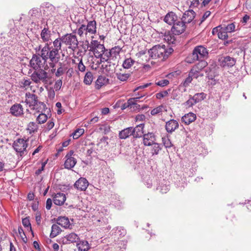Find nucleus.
I'll list each match as a JSON object with an SVG mask.
<instances>
[{
  "label": "nucleus",
  "instance_id": "59",
  "mask_svg": "<svg viewBox=\"0 0 251 251\" xmlns=\"http://www.w3.org/2000/svg\"><path fill=\"white\" fill-rule=\"evenodd\" d=\"M77 69L79 71L81 72H83L85 71L86 67L82 62V59H80L78 64Z\"/></svg>",
  "mask_w": 251,
  "mask_h": 251
},
{
  "label": "nucleus",
  "instance_id": "27",
  "mask_svg": "<svg viewBox=\"0 0 251 251\" xmlns=\"http://www.w3.org/2000/svg\"><path fill=\"white\" fill-rule=\"evenodd\" d=\"M57 224L65 228H70L71 226L68 218L66 217H58L57 220Z\"/></svg>",
  "mask_w": 251,
  "mask_h": 251
},
{
  "label": "nucleus",
  "instance_id": "62",
  "mask_svg": "<svg viewBox=\"0 0 251 251\" xmlns=\"http://www.w3.org/2000/svg\"><path fill=\"white\" fill-rule=\"evenodd\" d=\"M52 205V200L49 198L46 201V208L47 210H50Z\"/></svg>",
  "mask_w": 251,
  "mask_h": 251
},
{
  "label": "nucleus",
  "instance_id": "41",
  "mask_svg": "<svg viewBox=\"0 0 251 251\" xmlns=\"http://www.w3.org/2000/svg\"><path fill=\"white\" fill-rule=\"evenodd\" d=\"M205 97L206 95L204 93H200L195 94L192 98L197 103L203 100Z\"/></svg>",
  "mask_w": 251,
  "mask_h": 251
},
{
  "label": "nucleus",
  "instance_id": "25",
  "mask_svg": "<svg viewBox=\"0 0 251 251\" xmlns=\"http://www.w3.org/2000/svg\"><path fill=\"white\" fill-rule=\"evenodd\" d=\"M131 135H133L132 127L125 128L119 133V137L121 139H126Z\"/></svg>",
  "mask_w": 251,
  "mask_h": 251
},
{
  "label": "nucleus",
  "instance_id": "9",
  "mask_svg": "<svg viewBox=\"0 0 251 251\" xmlns=\"http://www.w3.org/2000/svg\"><path fill=\"white\" fill-rule=\"evenodd\" d=\"M207 55V49L202 46H199L194 49L192 57L194 60H198L204 58Z\"/></svg>",
  "mask_w": 251,
  "mask_h": 251
},
{
  "label": "nucleus",
  "instance_id": "64",
  "mask_svg": "<svg viewBox=\"0 0 251 251\" xmlns=\"http://www.w3.org/2000/svg\"><path fill=\"white\" fill-rule=\"evenodd\" d=\"M169 190V187L168 186L165 185L161 186L160 187V192L163 193H166Z\"/></svg>",
  "mask_w": 251,
  "mask_h": 251
},
{
  "label": "nucleus",
  "instance_id": "3",
  "mask_svg": "<svg viewBox=\"0 0 251 251\" xmlns=\"http://www.w3.org/2000/svg\"><path fill=\"white\" fill-rule=\"evenodd\" d=\"M174 50L172 47L168 49L165 45H156L148 50L150 56L153 58H161L162 60L166 59L171 54Z\"/></svg>",
  "mask_w": 251,
  "mask_h": 251
},
{
  "label": "nucleus",
  "instance_id": "45",
  "mask_svg": "<svg viewBox=\"0 0 251 251\" xmlns=\"http://www.w3.org/2000/svg\"><path fill=\"white\" fill-rule=\"evenodd\" d=\"M99 58H100V62L101 63H103L104 62L112 60L111 58H110V56L107 54V50H106V51L104 52V53Z\"/></svg>",
  "mask_w": 251,
  "mask_h": 251
},
{
  "label": "nucleus",
  "instance_id": "24",
  "mask_svg": "<svg viewBox=\"0 0 251 251\" xmlns=\"http://www.w3.org/2000/svg\"><path fill=\"white\" fill-rule=\"evenodd\" d=\"M109 83V79L103 75L98 77L96 82V88L100 89L102 86L105 85Z\"/></svg>",
  "mask_w": 251,
  "mask_h": 251
},
{
  "label": "nucleus",
  "instance_id": "60",
  "mask_svg": "<svg viewBox=\"0 0 251 251\" xmlns=\"http://www.w3.org/2000/svg\"><path fill=\"white\" fill-rule=\"evenodd\" d=\"M31 208L34 211L37 210L38 208V201L37 200L33 201L31 203Z\"/></svg>",
  "mask_w": 251,
  "mask_h": 251
},
{
  "label": "nucleus",
  "instance_id": "23",
  "mask_svg": "<svg viewBox=\"0 0 251 251\" xmlns=\"http://www.w3.org/2000/svg\"><path fill=\"white\" fill-rule=\"evenodd\" d=\"M40 36L43 42L48 43L51 41L50 31L47 27H44L42 30Z\"/></svg>",
  "mask_w": 251,
  "mask_h": 251
},
{
  "label": "nucleus",
  "instance_id": "4",
  "mask_svg": "<svg viewBox=\"0 0 251 251\" xmlns=\"http://www.w3.org/2000/svg\"><path fill=\"white\" fill-rule=\"evenodd\" d=\"M63 43L62 36L60 38L56 39L53 42V47H50L48 43H46L43 48L44 49V52L47 51V53L50 55L51 58H53L57 63L59 61L60 56L59 51L61 50L62 44ZM47 55V54H46Z\"/></svg>",
  "mask_w": 251,
  "mask_h": 251
},
{
  "label": "nucleus",
  "instance_id": "56",
  "mask_svg": "<svg viewBox=\"0 0 251 251\" xmlns=\"http://www.w3.org/2000/svg\"><path fill=\"white\" fill-rule=\"evenodd\" d=\"M22 224L23 226L25 227H29L30 229L31 230V224L29 220L27 218H25L22 220Z\"/></svg>",
  "mask_w": 251,
  "mask_h": 251
},
{
  "label": "nucleus",
  "instance_id": "61",
  "mask_svg": "<svg viewBox=\"0 0 251 251\" xmlns=\"http://www.w3.org/2000/svg\"><path fill=\"white\" fill-rule=\"evenodd\" d=\"M211 14V12L209 11H206L202 16L201 20V23L204 21Z\"/></svg>",
  "mask_w": 251,
  "mask_h": 251
},
{
  "label": "nucleus",
  "instance_id": "35",
  "mask_svg": "<svg viewBox=\"0 0 251 251\" xmlns=\"http://www.w3.org/2000/svg\"><path fill=\"white\" fill-rule=\"evenodd\" d=\"M31 84L29 79H23L19 82V86L21 88L26 90Z\"/></svg>",
  "mask_w": 251,
  "mask_h": 251
},
{
  "label": "nucleus",
  "instance_id": "38",
  "mask_svg": "<svg viewBox=\"0 0 251 251\" xmlns=\"http://www.w3.org/2000/svg\"><path fill=\"white\" fill-rule=\"evenodd\" d=\"M40 112L41 113L36 118V121L39 124H42L47 121L48 116L46 114L43 113V112Z\"/></svg>",
  "mask_w": 251,
  "mask_h": 251
},
{
  "label": "nucleus",
  "instance_id": "6",
  "mask_svg": "<svg viewBox=\"0 0 251 251\" xmlns=\"http://www.w3.org/2000/svg\"><path fill=\"white\" fill-rule=\"evenodd\" d=\"M44 69L35 70L31 75L30 77L34 82L36 84L43 83L46 84L48 82V74Z\"/></svg>",
  "mask_w": 251,
  "mask_h": 251
},
{
  "label": "nucleus",
  "instance_id": "2",
  "mask_svg": "<svg viewBox=\"0 0 251 251\" xmlns=\"http://www.w3.org/2000/svg\"><path fill=\"white\" fill-rule=\"evenodd\" d=\"M41 50L40 53L38 55H33L30 61V65L34 70L43 69L48 70L49 66L47 63L49 60V64L50 68H54L57 62L50 57L49 53L47 54V51L45 53L44 49L41 48V46L40 45L38 47L36 48V51Z\"/></svg>",
  "mask_w": 251,
  "mask_h": 251
},
{
  "label": "nucleus",
  "instance_id": "13",
  "mask_svg": "<svg viewBox=\"0 0 251 251\" xmlns=\"http://www.w3.org/2000/svg\"><path fill=\"white\" fill-rule=\"evenodd\" d=\"M220 65L223 67H231L236 63V59L232 57L226 56L221 57L219 60Z\"/></svg>",
  "mask_w": 251,
  "mask_h": 251
},
{
  "label": "nucleus",
  "instance_id": "11",
  "mask_svg": "<svg viewBox=\"0 0 251 251\" xmlns=\"http://www.w3.org/2000/svg\"><path fill=\"white\" fill-rule=\"evenodd\" d=\"M27 146L26 140L23 139H18L16 140L13 144V147L14 150L17 153H20L21 156H22L26 151Z\"/></svg>",
  "mask_w": 251,
  "mask_h": 251
},
{
  "label": "nucleus",
  "instance_id": "14",
  "mask_svg": "<svg viewBox=\"0 0 251 251\" xmlns=\"http://www.w3.org/2000/svg\"><path fill=\"white\" fill-rule=\"evenodd\" d=\"M89 185L88 181L84 177L79 178L75 183L74 186L75 188L79 191H85Z\"/></svg>",
  "mask_w": 251,
  "mask_h": 251
},
{
  "label": "nucleus",
  "instance_id": "10",
  "mask_svg": "<svg viewBox=\"0 0 251 251\" xmlns=\"http://www.w3.org/2000/svg\"><path fill=\"white\" fill-rule=\"evenodd\" d=\"M207 65V62L201 60L191 69V75H194V78H197L199 76H202L203 74L201 73L202 70Z\"/></svg>",
  "mask_w": 251,
  "mask_h": 251
},
{
  "label": "nucleus",
  "instance_id": "39",
  "mask_svg": "<svg viewBox=\"0 0 251 251\" xmlns=\"http://www.w3.org/2000/svg\"><path fill=\"white\" fill-rule=\"evenodd\" d=\"M218 38L222 40H226L228 38L227 32L225 30L224 27L221 25L219 32L218 33Z\"/></svg>",
  "mask_w": 251,
  "mask_h": 251
},
{
  "label": "nucleus",
  "instance_id": "43",
  "mask_svg": "<svg viewBox=\"0 0 251 251\" xmlns=\"http://www.w3.org/2000/svg\"><path fill=\"white\" fill-rule=\"evenodd\" d=\"M116 76L117 78L122 81H126L130 76L129 74H123L121 73H117Z\"/></svg>",
  "mask_w": 251,
  "mask_h": 251
},
{
  "label": "nucleus",
  "instance_id": "46",
  "mask_svg": "<svg viewBox=\"0 0 251 251\" xmlns=\"http://www.w3.org/2000/svg\"><path fill=\"white\" fill-rule=\"evenodd\" d=\"M59 65L60 67L57 69L55 74L56 77H59L63 75L65 71V69L62 66V63L60 62Z\"/></svg>",
  "mask_w": 251,
  "mask_h": 251
},
{
  "label": "nucleus",
  "instance_id": "21",
  "mask_svg": "<svg viewBox=\"0 0 251 251\" xmlns=\"http://www.w3.org/2000/svg\"><path fill=\"white\" fill-rule=\"evenodd\" d=\"M66 196L62 193H58L55 194L53 198V202L55 205H61L66 201Z\"/></svg>",
  "mask_w": 251,
  "mask_h": 251
},
{
  "label": "nucleus",
  "instance_id": "19",
  "mask_svg": "<svg viewBox=\"0 0 251 251\" xmlns=\"http://www.w3.org/2000/svg\"><path fill=\"white\" fill-rule=\"evenodd\" d=\"M79 239V236L76 233L72 232L64 236L63 242L64 244L73 243L77 242Z\"/></svg>",
  "mask_w": 251,
  "mask_h": 251
},
{
  "label": "nucleus",
  "instance_id": "40",
  "mask_svg": "<svg viewBox=\"0 0 251 251\" xmlns=\"http://www.w3.org/2000/svg\"><path fill=\"white\" fill-rule=\"evenodd\" d=\"M135 61L131 58H128L125 60L123 63V66L125 69L130 68L134 63Z\"/></svg>",
  "mask_w": 251,
  "mask_h": 251
},
{
  "label": "nucleus",
  "instance_id": "55",
  "mask_svg": "<svg viewBox=\"0 0 251 251\" xmlns=\"http://www.w3.org/2000/svg\"><path fill=\"white\" fill-rule=\"evenodd\" d=\"M62 85V81L61 79L57 80L54 85V90L58 91L60 89Z\"/></svg>",
  "mask_w": 251,
  "mask_h": 251
},
{
  "label": "nucleus",
  "instance_id": "5",
  "mask_svg": "<svg viewBox=\"0 0 251 251\" xmlns=\"http://www.w3.org/2000/svg\"><path fill=\"white\" fill-rule=\"evenodd\" d=\"M25 102L38 112L45 111L47 108L45 103L38 100V97L36 95L29 92L25 94Z\"/></svg>",
  "mask_w": 251,
  "mask_h": 251
},
{
  "label": "nucleus",
  "instance_id": "63",
  "mask_svg": "<svg viewBox=\"0 0 251 251\" xmlns=\"http://www.w3.org/2000/svg\"><path fill=\"white\" fill-rule=\"evenodd\" d=\"M221 27V25H220L217 26L213 28L212 30V34L213 35L217 34V35L218 36V33L219 32Z\"/></svg>",
  "mask_w": 251,
  "mask_h": 251
},
{
  "label": "nucleus",
  "instance_id": "33",
  "mask_svg": "<svg viewBox=\"0 0 251 251\" xmlns=\"http://www.w3.org/2000/svg\"><path fill=\"white\" fill-rule=\"evenodd\" d=\"M112 234L119 237H123L126 234V230L123 227H117L112 230Z\"/></svg>",
  "mask_w": 251,
  "mask_h": 251
},
{
  "label": "nucleus",
  "instance_id": "7",
  "mask_svg": "<svg viewBox=\"0 0 251 251\" xmlns=\"http://www.w3.org/2000/svg\"><path fill=\"white\" fill-rule=\"evenodd\" d=\"M85 42L88 46L87 48H89V50L93 52L97 58H99L106 51L104 45L100 44L97 40H92L89 44L88 41L86 40Z\"/></svg>",
  "mask_w": 251,
  "mask_h": 251
},
{
  "label": "nucleus",
  "instance_id": "1",
  "mask_svg": "<svg viewBox=\"0 0 251 251\" xmlns=\"http://www.w3.org/2000/svg\"><path fill=\"white\" fill-rule=\"evenodd\" d=\"M77 27V28L73 33L62 36L63 43L73 51L76 50L78 45V41L75 34H77L80 38L85 39L88 36L97 33V23L95 20L87 21L86 25L79 24Z\"/></svg>",
  "mask_w": 251,
  "mask_h": 251
},
{
  "label": "nucleus",
  "instance_id": "26",
  "mask_svg": "<svg viewBox=\"0 0 251 251\" xmlns=\"http://www.w3.org/2000/svg\"><path fill=\"white\" fill-rule=\"evenodd\" d=\"M122 50V48L119 46L112 48L109 51L107 50V54L110 56L112 60H114L118 56Z\"/></svg>",
  "mask_w": 251,
  "mask_h": 251
},
{
  "label": "nucleus",
  "instance_id": "50",
  "mask_svg": "<svg viewBox=\"0 0 251 251\" xmlns=\"http://www.w3.org/2000/svg\"><path fill=\"white\" fill-rule=\"evenodd\" d=\"M169 84V81L168 79H161L155 82V84L160 87H164Z\"/></svg>",
  "mask_w": 251,
  "mask_h": 251
},
{
  "label": "nucleus",
  "instance_id": "20",
  "mask_svg": "<svg viewBox=\"0 0 251 251\" xmlns=\"http://www.w3.org/2000/svg\"><path fill=\"white\" fill-rule=\"evenodd\" d=\"M78 251H88L90 249V245L88 242L84 240H78L76 243Z\"/></svg>",
  "mask_w": 251,
  "mask_h": 251
},
{
  "label": "nucleus",
  "instance_id": "29",
  "mask_svg": "<svg viewBox=\"0 0 251 251\" xmlns=\"http://www.w3.org/2000/svg\"><path fill=\"white\" fill-rule=\"evenodd\" d=\"M172 32H168L165 33L164 36V40L169 44V45H175L176 42V37L174 36Z\"/></svg>",
  "mask_w": 251,
  "mask_h": 251
},
{
  "label": "nucleus",
  "instance_id": "57",
  "mask_svg": "<svg viewBox=\"0 0 251 251\" xmlns=\"http://www.w3.org/2000/svg\"><path fill=\"white\" fill-rule=\"evenodd\" d=\"M194 78V75H191V72H189V76L187 77L183 82L185 86H187L192 80V78Z\"/></svg>",
  "mask_w": 251,
  "mask_h": 251
},
{
  "label": "nucleus",
  "instance_id": "16",
  "mask_svg": "<svg viewBox=\"0 0 251 251\" xmlns=\"http://www.w3.org/2000/svg\"><path fill=\"white\" fill-rule=\"evenodd\" d=\"M179 124L177 121L171 119L166 123L165 129L170 133H172L178 128Z\"/></svg>",
  "mask_w": 251,
  "mask_h": 251
},
{
  "label": "nucleus",
  "instance_id": "15",
  "mask_svg": "<svg viewBox=\"0 0 251 251\" xmlns=\"http://www.w3.org/2000/svg\"><path fill=\"white\" fill-rule=\"evenodd\" d=\"M155 140V135L152 132L144 134L143 136V143L145 146H151Z\"/></svg>",
  "mask_w": 251,
  "mask_h": 251
},
{
  "label": "nucleus",
  "instance_id": "42",
  "mask_svg": "<svg viewBox=\"0 0 251 251\" xmlns=\"http://www.w3.org/2000/svg\"><path fill=\"white\" fill-rule=\"evenodd\" d=\"M84 130L83 128H78L75 130L71 135L74 139H78L80 136L83 134Z\"/></svg>",
  "mask_w": 251,
  "mask_h": 251
},
{
  "label": "nucleus",
  "instance_id": "52",
  "mask_svg": "<svg viewBox=\"0 0 251 251\" xmlns=\"http://www.w3.org/2000/svg\"><path fill=\"white\" fill-rule=\"evenodd\" d=\"M195 104H196V103L192 97L190 98V99L184 103L186 107H192Z\"/></svg>",
  "mask_w": 251,
  "mask_h": 251
},
{
  "label": "nucleus",
  "instance_id": "37",
  "mask_svg": "<svg viewBox=\"0 0 251 251\" xmlns=\"http://www.w3.org/2000/svg\"><path fill=\"white\" fill-rule=\"evenodd\" d=\"M152 145V148L151 149V153L152 155H157L159 152L161 150V147L160 144L154 142Z\"/></svg>",
  "mask_w": 251,
  "mask_h": 251
},
{
  "label": "nucleus",
  "instance_id": "47",
  "mask_svg": "<svg viewBox=\"0 0 251 251\" xmlns=\"http://www.w3.org/2000/svg\"><path fill=\"white\" fill-rule=\"evenodd\" d=\"M112 67H114V64L113 66H112L111 63L109 61L104 62L101 65L102 68L105 70L106 72H108L110 71Z\"/></svg>",
  "mask_w": 251,
  "mask_h": 251
},
{
  "label": "nucleus",
  "instance_id": "48",
  "mask_svg": "<svg viewBox=\"0 0 251 251\" xmlns=\"http://www.w3.org/2000/svg\"><path fill=\"white\" fill-rule=\"evenodd\" d=\"M227 33H231L235 31V25L234 23H231L226 26H223Z\"/></svg>",
  "mask_w": 251,
  "mask_h": 251
},
{
  "label": "nucleus",
  "instance_id": "32",
  "mask_svg": "<svg viewBox=\"0 0 251 251\" xmlns=\"http://www.w3.org/2000/svg\"><path fill=\"white\" fill-rule=\"evenodd\" d=\"M26 129L29 134H31L37 131L38 126L36 123L31 122L28 124Z\"/></svg>",
  "mask_w": 251,
  "mask_h": 251
},
{
  "label": "nucleus",
  "instance_id": "54",
  "mask_svg": "<svg viewBox=\"0 0 251 251\" xmlns=\"http://www.w3.org/2000/svg\"><path fill=\"white\" fill-rule=\"evenodd\" d=\"M54 126V123L53 119H51L48 121L45 126V128L48 131H49L52 129Z\"/></svg>",
  "mask_w": 251,
  "mask_h": 251
},
{
  "label": "nucleus",
  "instance_id": "36",
  "mask_svg": "<svg viewBox=\"0 0 251 251\" xmlns=\"http://www.w3.org/2000/svg\"><path fill=\"white\" fill-rule=\"evenodd\" d=\"M93 80V76L92 72H87L84 77L83 82L86 85H90Z\"/></svg>",
  "mask_w": 251,
  "mask_h": 251
},
{
  "label": "nucleus",
  "instance_id": "53",
  "mask_svg": "<svg viewBox=\"0 0 251 251\" xmlns=\"http://www.w3.org/2000/svg\"><path fill=\"white\" fill-rule=\"evenodd\" d=\"M162 108H163V106H159L158 107H157L153 109L151 111V114L152 115H156L162 112Z\"/></svg>",
  "mask_w": 251,
  "mask_h": 251
},
{
  "label": "nucleus",
  "instance_id": "34",
  "mask_svg": "<svg viewBox=\"0 0 251 251\" xmlns=\"http://www.w3.org/2000/svg\"><path fill=\"white\" fill-rule=\"evenodd\" d=\"M61 231V229L59 226L56 224H53L51 226V231L50 234L51 238H54L59 234Z\"/></svg>",
  "mask_w": 251,
  "mask_h": 251
},
{
  "label": "nucleus",
  "instance_id": "44",
  "mask_svg": "<svg viewBox=\"0 0 251 251\" xmlns=\"http://www.w3.org/2000/svg\"><path fill=\"white\" fill-rule=\"evenodd\" d=\"M162 141L166 148H170L173 146V144L167 136L162 137Z\"/></svg>",
  "mask_w": 251,
  "mask_h": 251
},
{
  "label": "nucleus",
  "instance_id": "12",
  "mask_svg": "<svg viewBox=\"0 0 251 251\" xmlns=\"http://www.w3.org/2000/svg\"><path fill=\"white\" fill-rule=\"evenodd\" d=\"M186 27V24L181 20H177L173 24L171 31L175 35H179L184 32Z\"/></svg>",
  "mask_w": 251,
  "mask_h": 251
},
{
  "label": "nucleus",
  "instance_id": "51",
  "mask_svg": "<svg viewBox=\"0 0 251 251\" xmlns=\"http://www.w3.org/2000/svg\"><path fill=\"white\" fill-rule=\"evenodd\" d=\"M190 8L197 7L200 4L199 0H188Z\"/></svg>",
  "mask_w": 251,
  "mask_h": 251
},
{
  "label": "nucleus",
  "instance_id": "30",
  "mask_svg": "<svg viewBox=\"0 0 251 251\" xmlns=\"http://www.w3.org/2000/svg\"><path fill=\"white\" fill-rule=\"evenodd\" d=\"M144 125L140 124L137 125L134 128L132 127L133 130V136L135 138L141 137L143 133V129Z\"/></svg>",
  "mask_w": 251,
  "mask_h": 251
},
{
  "label": "nucleus",
  "instance_id": "58",
  "mask_svg": "<svg viewBox=\"0 0 251 251\" xmlns=\"http://www.w3.org/2000/svg\"><path fill=\"white\" fill-rule=\"evenodd\" d=\"M142 97H143V96H141V97H137L135 98L129 99L127 101V103L128 105L134 104L135 103V102H137L138 101V100Z\"/></svg>",
  "mask_w": 251,
  "mask_h": 251
},
{
  "label": "nucleus",
  "instance_id": "18",
  "mask_svg": "<svg viewBox=\"0 0 251 251\" xmlns=\"http://www.w3.org/2000/svg\"><path fill=\"white\" fill-rule=\"evenodd\" d=\"M10 112L13 116L19 117L23 114V108L22 105L19 103L13 105L10 109Z\"/></svg>",
  "mask_w": 251,
  "mask_h": 251
},
{
  "label": "nucleus",
  "instance_id": "8",
  "mask_svg": "<svg viewBox=\"0 0 251 251\" xmlns=\"http://www.w3.org/2000/svg\"><path fill=\"white\" fill-rule=\"evenodd\" d=\"M0 61L4 66L9 68L13 62V59L10 55V52L7 47L0 45Z\"/></svg>",
  "mask_w": 251,
  "mask_h": 251
},
{
  "label": "nucleus",
  "instance_id": "49",
  "mask_svg": "<svg viewBox=\"0 0 251 251\" xmlns=\"http://www.w3.org/2000/svg\"><path fill=\"white\" fill-rule=\"evenodd\" d=\"M171 89H169L168 90L163 91L158 93L156 94V97L157 99H161L162 98L166 97L168 95L169 92L170 91Z\"/></svg>",
  "mask_w": 251,
  "mask_h": 251
},
{
  "label": "nucleus",
  "instance_id": "31",
  "mask_svg": "<svg viewBox=\"0 0 251 251\" xmlns=\"http://www.w3.org/2000/svg\"><path fill=\"white\" fill-rule=\"evenodd\" d=\"M64 167L67 169H71L76 163V160L74 157L66 158Z\"/></svg>",
  "mask_w": 251,
  "mask_h": 251
},
{
  "label": "nucleus",
  "instance_id": "28",
  "mask_svg": "<svg viewBox=\"0 0 251 251\" xmlns=\"http://www.w3.org/2000/svg\"><path fill=\"white\" fill-rule=\"evenodd\" d=\"M164 22L170 25L174 24L177 21L176 15L173 12L168 13L164 18Z\"/></svg>",
  "mask_w": 251,
  "mask_h": 251
},
{
  "label": "nucleus",
  "instance_id": "17",
  "mask_svg": "<svg viewBox=\"0 0 251 251\" xmlns=\"http://www.w3.org/2000/svg\"><path fill=\"white\" fill-rule=\"evenodd\" d=\"M195 17V13L193 10H188L185 12L181 20L185 24L191 23Z\"/></svg>",
  "mask_w": 251,
  "mask_h": 251
},
{
  "label": "nucleus",
  "instance_id": "22",
  "mask_svg": "<svg viewBox=\"0 0 251 251\" xmlns=\"http://www.w3.org/2000/svg\"><path fill=\"white\" fill-rule=\"evenodd\" d=\"M196 119V115L192 112H189L185 114L181 118L182 122L187 125L195 121Z\"/></svg>",
  "mask_w": 251,
  "mask_h": 251
}]
</instances>
